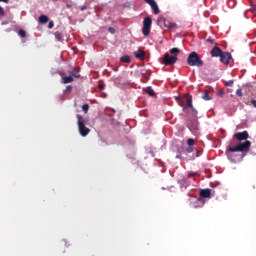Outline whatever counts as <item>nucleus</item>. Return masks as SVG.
<instances>
[{
	"instance_id": "f257e3e1",
	"label": "nucleus",
	"mask_w": 256,
	"mask_h": 256,
	"mask_svg": "<svg viewBox=\"0 0 256 256\" xmlns=\"http://www.w3.org/2000/svg\"><path fill=\"white\" fill-rule=\"evenodd\" d=\"M187 109H192L193 113H194V118L188 119L187 120V127L191 130V131H197V129H199V122L197 121V110L193 108V99L192 98H188L186 104L183 107V111L185 113H187Z\"/></svg>"
},
{
	"instance_id": "f03ea898",
	"label": "nucleus",
	"mask_w": 256,
	"mask_h": 256,
	"mask_svg": "<svg viewBox=\"0 0 256 256\" xmlns=\"http://www.w3.org/2000/svg\"><path fill=\"white\" fill-rule=\"evenodd\" d=\"M170 53L172 56H170L169 53L164 54L162 64L166 67L169 65H175L177 63V56L179 53H181V50H179V48H172L170 49Z\"/></svg>"
},
{
	"instance_id": "7ed1b4c3",
	"label": "nucleus",
	"mask_w": 256,
	"mask_h": 256,
	"mask_svg": "<svg viewBox=\"0 0 256 256\" xmlns=\"http://www.w3.org/2000/svg\"><path fill=\"white\" fill-rule=\"evenodd\" d=\"M76 118H77L78 131L81 137H87V135L91 133V129H89L86 126L85 118L81 114H77Z\"/></svg>"
},
{
	"instance_id": "20e7f679",
	"label": "nucleus",
	"mask_w": 256,
	"mask_h": 256,
	"mask_svg": "<svg viewBox=\"0 0 256 256\" xmlns=\"http://www.w3.org/2000/svg\"><path fill=\"white\" fill-rule=\"evenodd\" d=\"M251 149V141L246 140L243 143H238L234 147H229L228 151L230 153H247Z\"/></svg>"
},
{
	"instance_id": "39448f33",
	"label": "nucleus",
	"mask_w": 256,
	"mask_h": 256,
	"mask_svg": "<svg viewBox=\"0 0 256 256\" xmlns=\"http://www.w3.org/2000/svg\"><path fill=\"white\" fill-rule=\"evenodd\" d=\"M187 65L190 67H203L204 63L197 52H191L187 58Z\"/></svg>"
},
{
	"instance_id": "423d86ee",
	"label": "nucleus",
	"mask_w": 256,
	"mask_h": 256,
	"mask_svg": "<svg viewBox=\"0 0 256 256\" xmlns=\"http://www.w3.org/2000/svg\"><path fill=\"white\" fill-rule=\"evenodd\" d=\"M151 25H153V20L151 17L144 18L142 33L145 37H148L149 33H151Z\"/></svg>"
},
{
	"instance_id": "0eeeda50",
	"label": "nucleus",
	"mask_w": 256,
	"mask_h": 256,
	"mask_svg": "<svg viewBox=\"0 0 256 256\" xmlns=\"http://www.w3.org/2000/svg\"><path fill=\"white\" fill-rule=\"evenodd\" d=\"M231 59H233V57L229 52H222V54L220 55V61L221 63H223V65H229Z\"/></svg>"
},
{
	"instance_id": "6e6552de",
	"label": "nucleus",
	"mask_w": 256,
	"mask_h": 256,
	"mask_svg": "<svg viewBox=\"0 0 256 256\" xmlns=\"http://www.w3.org/2000/svg\"><path fill=\"white\" fill-rule=\"evenodd\" d=\"M234 139H237V141H247L249 139V132L246 130L243 132H237L234 134Z\"/></svg>"
},
{
	"instance_id": "1a4fd4ad",
	"label": "nucleus",
	"mask_w": 256,
	"mask_h": 256,
	"mask_svg": "<svg viewBox=\"0 0 256 256\" xmlns=\"http://www.w3.org/2000/svg\"><path fill=\"white\" fill-rule=\"evenodd\" d=\"M144 1L145 3L150 5L154 15H159L160 13L159 6H157V2H155V0H144Z\"/></svg>"
},
{
	"instance_id": "9d476101",
	"label": "nucleus",
	"mask_w": 256,
	"mask_h": 256,
	"mask_svg": "<svg viewBox=\"0 0 256 256\" xmlns=\"http://www.w3.org/2000/svg\"><path fill=\"white\" fill-rule=\"evenodd\" d=\"M222 54L223 50H221V48L218 46H215L210 52L211 57H221Z\"/></svg>"
},
{
	"instance_id": "9b49d317",
	"label": "nucleus",
	"mask_w": 256,
	"mask_h": 256,
	"mask_svg": "<svg viewBox=\"0 0 256 256\" xmlns=\"http://www.w3.org/2000/svg\"><path fill=\"white\" fill-rule=\"evenodd\" d=\"M162 23L164 25V27H166V29H175V27H177V24L170 22L169 20L163 18Z\"/></svg>"
},
{
	"instance_id": "f8f14e48",
	"label": "nucleus",
	"mask_w": 256,
	"mask_h": 256,
	"mask_svg": "<svg viewBox=\"0 0 256 256\" xmlns=\"http://www.w3.org/2000/svg\"><path fill=\"white\" fill-rule=\"evenodd\" d=\"M200 195H201V197H204L205 199H211V189H209V188L202 189L200 191Z\"/></svg>"
},
{
	"instance_id": "ddd939ff",
	"label": "nucleus",
	"mask_w": 256,
	"mask_h": 256,
	"mask_svg": "<svg viewBox=\"0 0 256 256\" xmlns=\"http://www.w3.org/2000/svg\"><path fill=\"white\" fill-rule=\"evenodd\" d=\"M134 56L136 57V59H140V61H143V59H145V51L137 50L134 52Z\"/></svg>"
},
{
	"instance_id": "4468645a",
	"label": "nucleus",
	"mask_w": 256,
	"mask_h": 256,
	"mask_svg": "<svg viewBox=\"0 0 256 256\" xmlns=\"http://www.w3.org/2000/svg\"><path fill=\"white\" fill-rule=\"evenodd\" d=\"M74 79L73 76H64L61 79V83H63V85H67L68 83H73Z\"/></svg>"
},
{
	"instance_id": "2eb2a0df",
	"label": "nucleus",
	"mask_w": 256,
	"mask_h": 256,
	"mask_svg": "<svg viewBox=\"0 0 256 256\" xmlns=\"http://www.w3.org/2000/svg\"><path fill=\"white\" fill-rule=\"evenodd\" d=\"M143 91H145V93H147V95H149L150 97H155V91L152 87H146L143 89Z\"/></svg>"
},
{
	"instance_id": "dca6fc26",
	"label": "nucleus",
	"mask_w": 256,
	"mask_h": 256,
	"mask_svg": "<svg viewBox=\"0 0 256 256\" xmlns=\"http://www.w3.org/2000/svg\"><path fill=\"white\" fill-rule=\"evenodd\" d=\"M39 22L42 23V25H45L46 23H49V17L45 15H41L39 17Z\"/></svg>"
},
{
	"instance_id": "f3484780",
	"label": "nucleus",
	"mask_w": 256,
	"mask_h": 256,
	"mask_svg": "<svg viewBox=\"0 0 256 256\" xmlns=\"http://www.w3.org/2000/svg\"><path fill=\"white\" fill-rule=\"evenodd\" d=\"M121 63H131V57L124 55L120 58Z\"/></svg>"
},
{
	"instance_id": "a211bd4d",
	"label": "nucleus",
	"mask_w": 256,
	"mask_h": 256,
	"mask_svg": "<svg viewBox=\"0 0 256 256\" xmlns=\"http://www.w3.org/2000/svg\"><path fill=\"white\" fill-rule=\"evenodd\" d=\"M202 99H204V101H211V96H209V91H205L202 94Z\"/></svg>"
},
{
	"instance_id": "6ab92c4d",
	"label": "nucleus",
	"mask_w": 256,
	"mask_h": 256,
	"mask_svg": "<svg viewBox=\"0 0 256 256\" xmlns=\"http://www.w3.org/2000/svg\"><path fill=\"white\" fill-rule=\"evenodd\" d=\"M18 35L20 37H22V39H25V37H27V32H25V30L21 29L18 31Z\"/></svg>"
},
{
	"instance_id": "aec40b11",
	"label": "nucleus",
	"mask_w": 256,
	"mask_h": 256,
	"mask_svg": "<svg viewBox=\"0 0 256 256\" xmlns=\"http://www.w3.org/2000/svg\"><path fill=\"white\" fill-rule=\"evenodd\" d=\"M71 75H72V77H75L76 79H79V77H81V74H79V71H77V70H73L71 72Z\"/></svg>"
},
{
	"instance_id": "412c9836",
	"label": "nucleus",
	"mask_w": 256,
	"mask_h": 256,
	"mask_svg": "<svg viewBox=\"0 0 256 256\" xmlns=\"http://www.w3.org/2000/svg\"><path fill=\"white\" fill-rule=\"evenodd\" d=\"M55 38L57 41H62L63 40V35H61V32H55Z\"/></svg>"
},
{
	"instance_id": "4be33fe9",
	"label": "nucleus",
	"mask_w": 256,
	"mask_h": 256,
	"mask_svg": "<svg viewBox=\"0 0 256 256\" xmlns=\"http://www.w3.org/2000/svg\"><path fill=\"white\" fill-rule=\"evenodd\" d=\"M82 111L86 114L89 113V104H83Z\"/></svg>"
},
{
	"instance_id": "5701e85b",
	"label": "nucleus",
	"mask_w": 256,
	"mask_h": 256,
	"mask_svg": "<svg viewBox=\"0 0 256 256\" xmlns=\"http://www.w3.org/2000/svg\"><path fill=\"white\" fill-rule=\"evenodd\" d=\"M187 145H189L190 147H193V145H195V140L193 138H189L187 140Z\"/></svg>"
},
{
	"instance_id": "b1692460",
	"label": "nucleus",
	"mask_w": 256,
	"mask_h": 256,
	"mask_svg": "<svg viewBox=\"0 0 256 256\" xmlns=\"http://www.w3.org/2000/svg\"><path fill=\"white\" fill-rule=\"evenodd\" d=\"M72 90H73V87L71 85H68V86H66L64 93H71Z\"/></svg>"
},
{
	"instance_id": "393cba45",
	"label": "nucleus",
	"mask_w": 256,
	"mask_h": 256,
	"mask_svg": "<svg viewBox=\"0 0 256 256\" xmlns=\"http://www.w3.org/2000/svg\"><path fill=\"white\" fill-rule=\"evenodd\" d=\"M217 95H218V97H223L225 95V90L224 89L218 90Z\"/></svg>"
},
{
	"instance_id": "a878e982",
	"label": "nucleus",
	"mask_w": 256,
	"mask_h": 256,
	"mask_svg": "<svg viewBox=\"0 0 256 256\" xmlns=\"http://www.w3.org/2000/svg\"><path fill=\"white\" fill-rule=\"evenodd\" d=\"M226 87H233V80H228L225 82Z\"/></svg>"
},
{
	"instance_id": "bb28decb",
	"label": "nucleus",
	"mask_w": 256,
	"mask_h": 256,
	"mask_svg": "<svg viewBox=\"0 0 256 256\" xmlns=\"http://www.w3.org/2000/svg\"><path fill=\"white\" fill-rule=\"evenodd\" d=\"M236 95H238V97H243V90L237 89L236 90Z\"/></svg>"
},
{
	"instance_id": "cd10ccee",
	"label": "nucleus",
	"mask_w": 256,
	"mask_h": 256,
	"mask_svg": "<svg viewBox=\"0 0 256 256\" xmlns=\"http://www.w3.org/2000/svg\"><path fill=\"white\" fill-rule=\"evenodd\" d=\"M0 17H5V9L0 6Z\"/></svg>"
},
{
	"instance_id": "c85d7f7f",
	"label": "nucleus",
	"mask_w": 256,
	"mask_h": 256,
	"mask_svg": "<svg viewBox=\"0 0 256 256\" xmlns=\"http://www.w3.org/2000/svg\"><path fill=\"white\" fill-rule=\"evenodd\" d=\"M206 41L207 43H211L212 45H215V39L213 38H208Z\"/></svg>"
},
{
	"instance_id": "c756f323",
	"label": "nucleus",
	"mask_w": 256,
	"mask_h": 256,
	"mask_svg": "<svg viewBox=\"0 0 256 256\" xmlns=\"http://www.w3.org/2000/svg\"><path fill=\"white\" fill-rule=\"evenodd\" d=\"M53 27H55V23H53V21H50L48 24V29H53Z\"/></svg>"
},
{
	"instance_id": "7c9ffc66",
	"label": "nucleus",
	"mask_w": 256,
	"mask_h": 256,
	"mask_svg": "<svg viewBox=\"0 0 256 256\" xmlns=\"http://www.w3.org/2000/svg\"><path fill=\"white\" fill-rule=\"evenodd\" d=\"M108 31H109V33H111L112 35L115 34V28H113V27H109V28H108Z\"/></svg>"
},
{
	"instance_id": "2f4dec72",
	"label": "nucleus",
	"mask_w": 256,
	"mask_h": 256,
	"mask_svg": "<svg viewBox=\"0 0 256 256\" xmlns=\"http://www.w3.org/2000/svg\"><path fill=\"white\" fill-rule=\"evenodd\" d=\"M195 175H197L196 172H190V173H188V177H195Z\"/></svg>"
},
{
	"instance_id": "473e14b6",
	"label": "nucleus",
	"mask_w": 256,
	"mask_h": 256,
	"mask_svg": "<svg viewBox=\"0 0 256 256\" xmlns=\"http://www.w3.org/2000/svg\"><path fill=\"white\" fill-rule=\"evenodd\" d=\"M142 76L145 77V79L149 80V76L147 73H142Z\"/></svg>"
},
{
	"instance_id": "72a5a7b5",
	"label": "nucleus",
	"mask_w": 256,
	"mask_h": 256,
	"mask_svg": "<svg viewBox=\"0 0 256 256\" xmlns=\"http://www.w3.org/2000/svg\"><path fill=\"white\" fill-rule=\"evenodd\" d=\"M187 153H193V147H189V148L187 149Z\"/></svg>"
},
{
	"instance_id": "f704fd0d",
	"label": "nucleus",
	"mask_w": 256,
	"mask_h": 256,
	"mask_svg": "<svg viewBox=\"0 0 256 256\" xmlns=\"http://www.w3.org/2000/svg\"><path fill=\"white\" fill-rule=\"evenodd\" d=\"M251 104L256 108V100H251Z\"/></svg>"
},
{
	"instance_id": "c9c22d12",
	"label": "nucleus",
	"mask_w": 256,
	"mask_h": 256,
	"mask_svg": "<svg viewBox=\"0 0 256 256\" xmlns=\"http://www.w3.org/2000/svg\"><path fill=\"white\" fill-rule=\"evenodd\" d=\"M0 3H9V0H0Z\"/></svg>"
},
{
	"instance_id": "e433bc0d",
	"label": "nucleus",
	"mask_w": 256,
	"mask_h": 256,
	"mask_svg": "<svg viewBox=\"0 0 256 256\" xmlns=\"http://www.w3.org/2000/svg\"><path fill=\"white\" fill-rule=\"evenodd\" d=\"M9 22L5 21V22H2V25H8Z\"/></svg>"
},
{
	"instance_id": "4c0bfd02",
	"label": "nucleus",
	"mask_w": 256,
	"mask_h": 256,
	"mask_svg": "<svg viewBox=\"0 0 256 256\" xmlns=\"http://www.w3.org/2000/svg\"><path fill=\"white\" fill-rule=\"evenodd\" d=\"M85 9H87V7L84 6L81 8V11H85Z\"/></svg>"
},
{
	"instance_id": "58836bf2",
	"label": "nucleus",
	"mask_w": 256,
	"mask_h": 256,
	"mask_svg": "<svg viewBox=\"0 0 256 256\" xmlns=\"http://www.w3.org/2000/svg\"><path fill=\"white\" fill-rule=\"evenodd\" d=\"M99 89L103 90L104 89L103 85H99Z\"/></svg>"
}]
</instances>
